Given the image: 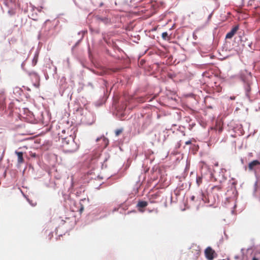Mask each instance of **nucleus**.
<instances>
[{
  "label": "nucleus",
  "instance_id": "nucleus-1",
  "mask_svg": "<svg viewBox=\"0 0 260 260\" xmlns=\"http://www.w3.org/2000/svg\"><path fill=\"white\" fill-rule=\"evenodd\" d=\"M62 143L64 151L66 152L73 153L76 152L79 148V145L72 138H70L69 140L64 139Z\"/></svg>",
  "mask_w": 260,
  "mask_h": 260
},
{
  "label": "nucleus",
  "instance_id": "nucleus-2",
  "mask_svg": "<svg viewBox=\"0 0 260 260\" xmlns=\"http://www.w3.org/2000/svg\"><path fill=\"white\" fill-rule=\"evenodd\" d=\"M205 255L208 260H213L217 256L215 251L211 247H208L205 249Z\"/></svg>",
  "mask_w": 260,
  "mask_h": 260
},
{
  "label": "nucleus",
  "instance_id": "nucleus-3",
  "mask_svg": "<svg viewBox=\"0 0 260 260\" xmlns=\"http://www.w3.org/2000/svg\"><path fill=\"white\" fill-rule=\"evenodd\" d=\"M28 74L29 76L34 78L35 79V82L33 83L34 86L37 88H39L40 86V77L35 72L29 73Z\"/></svg>",
  "mask_w": 260,
  "mask_h": 260
},
{
  "label": "nucleus",
  "instance_id": "nucleus-4",
  "mask_svg": "<svg viewBox=\"0 0 260 260\" xmlns=\"http://www.w3.org/2000/svg\"><path fill=\"white\" fill-rule=\"evenodd\" d=\"M239 29V26L236 25L230 31H229L226 35L225 38L230 39L233 38V37L236 34L238 30Z\"/></svg>",
  "mask_w": 260,
  "mask_h": 260
},
{
  "label": "nucleus",
  "instance_id": "nucleus-5",
  "mask_svg": "<svg viewBox=\"0 0 260 260\" xmlns=\"http://www.w3.org/2000/svg\"><path fill=\"white\" fill-rule=\"evenodd\" d=\"M160 196L159 193H155L151 194L149 198V201L150 203H156L158 202L157 199Z\"/></svg>",
  "mask_w": 260,
  "mask_h": 260
},
{
  "label": "nucleus",
  "instance_id": "nucleus-6",
  "mask_svg": "<svg viewBox=\"0 0 260 260\" xmlns=\"http://www.w3.org/2000/svg\"><path fill=\"white\" fill-rule=\"evenodd\" d=\"M96 19L99 22H103L105 24H107L110 22V19L108 17H102L99 15L96 16Z\"/></svg>",
  "mask_w": 260,
  "mask_h": 260
},
{
  "label": "nucleus",
  "instance_id": "nucleus-7",
  "mask_svg": "<svg viewBox=\"0 0 260 260\" xmlns=\"http://www.w3.org/2000/svg\"><path fill=\"white\" fill-rule=\"evenodd\" d=\"M148 205V203L146 201H140L137 204V207L139 208V211L143 212L144 210L141 208L146 207Z\"/></svg>",
  "mask_w": 260,
  "mask_h": 260
},
{
  "label": "nucleus",
  "instance_id": "nucleus-8",
  "mask_svg": "<svg viewBox=\"0 0 260 260\" xmlns=\"http://www.w3.org/2000/svg\"><path fill=\"white\" fill-rule=\"evenodd\" d=\"M15 154L17 155L18 157V163L19 164H22L24 162V159L23 157V153L22 152H18L16 151L15 152Z\"/></svg>",
  "mask_w": 260,
  "mask_h": 260
},
{
  "label": "nucleus",
  "instance_id": "nucleus-9",
  "mask_svg": "<svg viewBox=\"0 0 260 260\" xmlns=\"http://www.w3.org/2000/svg\"><path fill=\"white\" fill-rule=\"evenodd\" d=\"M258 164H260V162L258 160H253L249 164L248 168L250 170H252L253 169L254 166Z\"/></svg>",
  "mask_w": 260,
  "mask_h": 260
},
{
  "label": "nucleus",
  "instance_id": "nucleus-10",
  "mask_svg": "<svg viewBox=\"0 0 260 260\" xmlns=\"http://www.w3.org/2000/svg\"><path fill=\"white\" fill-rule=\"evenodd\" d=\"M86 201V199H85V198H84V199H83L81 200L80 201V202H84V201ZM79 209H78V210H76L75 211H79L80 213H82V212H83V210H84V206H83V204L81 203V202H80V203H79Z\"/></svg>",
  "mask_w": 260,
  "mask_h": 260
},
{
  "label": "nucleus",
  "instance_id": "nucleus-11",
  "mask_svg": "<svg viewBox=\"0 0 260 260\" xmlns=\"http://www.w3.org/2000/svg\"><path fill=\"white\" fill-rule=\"evenodd\" d=\"M203 182V176L202 175L200 176H197L196 177V183L198 186H199Z\"/></svg>",
  "mask_w": 260,
  "mask_h": 260
},
{
  "label": "nucleus",
  "instance_id": "nucleus-12",
  "mask_svg": "<svg viewBox=\"0 0 260 260\" xmlns=\"http://www.w3.org/2000/svg\"><path fill=\"white\" fill-rule=\"evenodd\" d=\"M161 37L164 40H168L169 39V37L168 36V34L167 32H164L162 34Z\"/></svg>",
  "mask_w": 260,
  "mask_h": 260
},
{
  "label": "nucleus",
  "instance_id": "nucleus-13",
  "mask_svg": "<svg viewBox=\"0 0 260 260\" xmlns=\"http://www.w3.org/2000/svg\"><path fill=\"white\" fill-rule=\"evenodd\" d=\"M122 131H123L122 128L116 129L115 131V135L116 136H118L120 134L122 133Z\"/></svg>",
  "mask_w": 260,
  "mask_h": 260
},
{
  "label": "nucleus",
  "instance_id": "nucleus-14",
  "mask_svg": "<svg viewBox=\"0 0 260 260\" xmlns=\"http://www.w3.org/2000/svg\"><path fill=\"white\" fill-rule=\"evenodd\" d=\"M37 62V58H34L32 60V64L34 66H35Z\"/></svg>",
  "mask_w": 260,
  "mask_h": 260
},
{
  "label": "nucleus",
  "instance_id": "nucleus-15",
  "mask_svg": "<svg viewBox=\"0 0 260 260\" xmlns=\"http://www.w3.org/2000/svg\"><path fill=\"white\" fill-rule=\"evenodd\" d=\"M191 143V141L190 140H188L186 142H185V144L186 145H189Z\"/></svg>",
  "mask_w": 260,
  "mask_h": 260
},
{
  "label": "nucleus",
  "instance_id": "nucleus-16",
  "mask_svg": "<svg viewBox=\"0 0 260 260\" xmlns=\"http://www.w3.org/2000/svg\"><path fill=\"white\" fill-rule=\"evenodd\" d=\"M230 99L232 100H234L235 99V96H231L230 97Z\"/></svg>",
  "mask_w": 260,
  "mask_h": 260
},
{
  "label": "nucleus",
  "instance_id": "nucleus-17",
  "mask_svg": "<svg viewBox=\"0 0 260 260\" xmlns=\"http://www.w3.org/2000/svg\"><path fill=\"white\" fill-rule=\"evenodd\" d=\"M194 199H195V197L194 196H192L191 198V200L192 201H194Z\"/></svg>",
  "mask_w": 260,
  "mask_h": 260
},
{
  "label": "nucleus",
  "instance_id": "nucleus-18",
  "mask_svg": "<svg viewBox=\"0 0 260 260\" xmlns=\"http://www.w3.org/2000/svg\"><path fill=\"white\" fill-rule=\"evenodd\" d=\"M250 90V88L249 86L248 85V87H247V91H249Z\"/></svg>",
  "mask_w": 260,
  "mask_h": 260
},
{
  "label": "nucleus",
  "instance_id": "nucleus-19",
  "mask_svg": "<svg viewBox=\"0 0 260 260\" xmlns=\"http://www.w3.org/2000/svg\"><path fill=\"white\" fill-rule=\"evenodd\" d=\"M252 260H258L257 258H255V257H253L252 258Z\"/></svg>",
  "mask_w": 260,
  "mask_h": 260
},
{
  "label": "nucleus",
  "instance_id": "nucleus-20",
  "mask_svg": "<svg viewBox=\"0 0 260 260\" xmlns=\"http://www.w3.org/2000/svg\"><path fill=\"white\" fill-rule=\"evenodd\" d=\"M212 16V14H211L209 16V19Z\"/></svg>",
  "mask_w": 260,
  "mask_h": 260
},
{
  "label": "nucleus",
  "instance_id": "nucleus-21",
  "mask_svg": "<svg viewBox=\"0 0 260 260\" xmlns=\"http://www.w3.org/2000/svg\"><path fill=\"white\" fill-rule=\"evenodd\" d=\"M102 6H103V3H101V4H100V6L101 7Z\"/></svg>",
  "mask_w": 260,
  "mask_h": 260
}]
</instances>
